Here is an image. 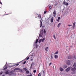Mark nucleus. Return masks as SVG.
Instances as JSON below:
<instances>
[{
  "label": "nucleus",
  "mask_w": 76,
  "mask_h": 76,
  "mask_svg": "<svg viewBox=\"0 0 76 76\" xmlns=\"http://www.w3.org/2000/svg\"><path fill=\"white\" fill-rule=\"evenodd\" d=\"M71 70L72 71L71 73L72 74H75L76 73V68H72L71 69Z\"/></svg>",
  "instance_id": "1"
},
{
  "label": "nucleus",
  "mask_w": 76,
  "mask_h": 76,
  "mask_svg": "<svg viewBox=\"0 0 76 76\" xmlns=\"http://www.w3.org/2000/svg\"><path fill=\"white\" fill-rule=\"evenodd\" d=\"M53 16L54 17H56V10H54V12H53Z\"/></svg>",
  "instance_id": "2"
},
{
  "label": "nucleus",
  "mask_w": 76,
  "mask_h": 76,
  "mask_svg": "<svg viewBox=\"0 0 76 76\" xmlns=\"http://www.w3.org/2000/svg\"><path fill=\"white\" fill-rule=\"evenodd\" d=\"M66 63L68 65H70V61L69 60L66 61Z\"/></svg>",
  "instance_id": "3"
},
{
  "label": "nucleus",
  "mask_w": 76,
  "mask_h": 76,
  "mask_svg": "<svg viewBox=\"0 0 76 76\" xmlns=\"http://www.w3.org/2000/svg\"><path fill=\"white\" fill-rule=\"evenodd\" d=\"M70 70V67H69L68 68H67L66 70V72H69Z\"/></svg>",
  "instance_id": "4"
},
{
  "label": "nucleus",
  "mask_w": 76,
  "mask_h": 76,
  "mask_svg": "<svg viewBox=\"0 0 76 76\" xmlns=\"http://www.w3.org/2000/svg\"><path fill=\"white\" fill-rule=\"evenodd\" d=\"M15 69L17 70H20V71H22V69L19 68H16Z\"/></svg>",
  "instance_id": "5"
},
{
  "label": "nucleus",
  "mask_w": 76,
  "mask_h": 76,
  "mask_svg": "<svg viewBox=\"0 0 76 76\" xmlns=\"http://www.w3.org/2000/svg\"><path fill=\"white\" fill-rule=\"evenodd\" d=\"M76 24V23L75 22L73 23V26H72V28H75V24Z\"/></svg>",
  "instance_id": "6"
},
{
  "label": "nucleus",
  "mask_w": 76,
  "mask_h": 76,
  "mask_svg": "<svg viewBox=\"0 0 76 76\" xmlns=\"http://www.w3.org/2000/svg\"><path fill=\"white\" fill-rule=\"evenodd\" d=\"M63 67L64 68V69H66V68H67V65H64L63 66Z\"/></svg>",
  "instance_id": "7"
},
{
  "label": "nucleus",
  "mask_w": 76,
  "mask_h": 76,
  "mask_svg": "<svg viewBox=\"0 0 76 76\" xmlns=\"http://www.w3.org/2000/svg\"><path fill=\"white\" fill-rule=\"evenodd\" d=\"M60 19H61V18L60 17H59L58 18V19L57 20V21H58V22H59V20H60Z\"/></svg>",
  "instance_id": "8"
},
{
  "label": "nucleus",
  "mask_w": 76,
  "mask_h": 76,
  "mask_svg": "<svg viewBox=\"0 0 76 76\" xmlns=\"http://www.w3.org/2000/svg\"><path fill=\"white\" fill-rule=\"evenodd\" d=\"M61 25V23H59V24L58 25V28H59V27H60V25Z\"/></svg>",
  "instance_id": "9"
},
{
  "label": "nucleus",
  "mask_w": 76,
  "mask_h": 76,
  "mask_svg": "<svg viewBox=\"0 0 76 76\" xmlns=\"http://www.w3.org/2000/svg\"><path fill=\"white\" fill-rule=\"evenodd\" d=\"M60 71H61V72H62V71H63L64 69H63V68L60 67Z\"/></svg>",
  "instance_id": "10"
},
{
  "label": "nucleus",
  "mask_w": 76,
  "mask_h": 76,
  "mask_svg": "<svg viewBox=\"0 0 76 76\" xmlns=\"http://www.w3.org/2000/svg\"><path fill=\"white\" fill-rule=\"evenodd\" d=\"M50 22L52 23L53 22V18L52 17L50 19Z\"/></svg>",
  "instance_id": "11"
},
{
  "label": "nucleus",
  "mask_w": 76,
  "mask_h": 76,
  "mask_svg": "<svg viewBox=\"0 0 76 76\" xmlns=\"http://www.w3.org/2000/svg\"><path fill=\"white\" fill-rule=\"evenodd\" d=\"M40 27H41L42 26V21L41 20H40Z\"/></svg>",
  "instance_id": "12"
},
{
  "label": "nucleus",
  "mask_w": 76,
  "mask_h": 76,
  "mask_svg": "<svg viewBox=\"0 0 76 76\" xmlns=\"http://www.w3.org/2000/svg\"><path fill=\"white\" fill-rule=\"evenodd\" d=\"M54 57L55 58H58V56L57 55H55L54 56Z\"/></svg>",
  "instance_id": "13"
},
{
  "label": "nucleus",
  "mask_w": 76,
  "mask_h": 76,
  "mask_svg": "<svg viewBox=\"0 0 76 76\" xmlns=\"http://www.w3.org/2000/svg\"><path fill=\"white\" fill-rule=\"evenodd\" d=\"M73 66L74 67H76V63H74L73 64Z\"/></svg>",
  "instance_id": "14"
},
{
  "label": "nucleus",
  "mask_w": 76,
  "mask_h": 76,
  "mask_svg": "<svg viewBox=\"0 0 76 76\" xmlns=\"http://www.w3.org/2000/svg\"><path fill=\"white\" fill-rule=\"evenodd\" d=\"M68 58L69 59L70 58H72V57H71L69 55L68 56Z\"/></svg>",
  "instance_id": "15"
},
{
  "label": "nucleus",
  "mask_w": 76,
  "mask_h": 76,
  "mask_svg": "<svg viewBox=\"0 0 76 76\" xmlns=\"http://www.w3.org/2000/svg\"><path fill=\"white\" fill-rule=\"evenodd\" d=\"M66 3V2L65 1V0H64L63 3V4H65Z\"/></svg>",
  "instance_id": "16"
},
{
  "label": "nucleus",
  "mask_w": 76,
  "mask_h": 76,
  "mask_svg": "<svg viewBox=\"0 0 76 76\" xmlns=\"http://www.w3.org/2000/svg\"><path fill=\"white\" fill-rule=\"evenodd\" d=\"M42 41V39H40L38 41L39 43H40L41 42V41Z\"/></svg>",
  "instance_id": "17"
},
{
  "label": "nucleus",
  "mask_w": 76,
  "mask_h": 76,
  "mask_svg": "<svg viewBox=\"0 0 76 76\" xmlns=\"http://www.w3.org/2000/svg\"><path fill=\"white\" fill-rule=\"evenodd\" d=\"M26 74H28L29 73V71L28 70H27L26 72Z\"/></svg>",
  "instance_id": "18"
},
{
  "label": "nucleus",
  "mask_w": 76,
  "mask_h": 76,
  "mask_svg": "<svg viewBox=\"0 0 76 76\" xmlns=\"http://www.w3.org/2000/svg\"><path fill=\"white\" fill-rule=\"evenodd\" d=\"M58 53V51H57L55 53V54H57Z\"/></svg>",
  "instance_id": "19"
},
{
  "label": "nucleus",
  "mask_w": 76,
  "mask_h": 76,
  "mask_svg": "<svg viewBox=\"0 0 76 76\" xmlns=\"http://www.w3.org/2000/svg\"><path fill=\"white\" fill-rule=\"evenodd\" d=\"M23 69L24 70H25V71H26L27 70V69H26V68H24Z\"/></svg>",
  "instance_id": "20"
},
{
  "label": "nucleus",
  "mask_w": 76,
  "mask_h": 76,
  "mask_svg": "<svg viewBox=\"0 0 76 76\" xmlns=\"http://www.w3.org/2000/svg\"><path fill=\"white\" fill-rule=\"evenodd\" d=\"M5 73L6 75H7V74H9V71H6L5 72Z\"/></svg>",
  "instance_id": "21"
},
{
  "label": "nucleus",
  "mask_w": 76,
  "mask_h": 76,
  "mask_svg": "<svg viewBox=\"0 0 76 76\" xmlns=\"http://www.w3.org/2000/svg\"><path fill=\"white\" fill-rule=\"evenodd\" d=\"M48 47H47L45 48V51H47L48 49Z\"/></svg>",
  "instance_id": "22"
},
{
  "label": "nucleus",
  "mask_w": 76,
  "mask_h": 76,
  "mask_svg": "<svg viewBox=\"0 0 76 76\" xmlns=\"http://www.w3.org/2000/svg\"><path fill=\"white\" fill-rule=\"evenodd\" d=\"M7 69V66H6L5 68L3 69V70H6Z\"/></svg>",
  "instance_id": "23"
},
{
  "label": "nucleus",
  "mask_w": 76,
  "mask_h": 76,
  "mask_svg": "<svg viewBox=\"0 0 76 76\" xmlns=\"http://www.w3.org/2000/svg\"><path fill=\"white\" fill-rule=\"evenodd\" d=\"M37 72V71H36V70H34L33 71V73H35Z\"/></svg>",
  "instance_id": "24"
},
{
  "label": "nucleus",
  "mask_w": 76,
  "mask_h": 76,
  "mask_svg": "<svg viewBox=\"0 0 76 76\" xmlns=\"http://www.w3.org/2000/svg\"><path fill=\"white\" fill-rule=\"evenodd\" d=\"M38 39H36V44H37V43L38 42Z\"/></svg>",
  "instance_id": "25"
},
{
  "label": "nucleus",
  "mask_w": 76,
  "mask_h": 76,
  "mask_svg": "<svg viewBox=\"0 0 76 76\" xmlns=\"http://www.w3.org/2000/svg\"><path fill=\"white\" fill-rule=\"evenodd\" d=\"M65 5L66 6H68V5H69V3L67 2L66 3H65Z\"/></svg>",
  "instance_id": "26"
},
{
  "label": "nucleus",
  "mask_w": 76,
  "mask_h": 76,
  "mask_svg": "<svg viewBox=\"0 0 76 76\" xmlns=\"http://www.w3.org/2000/svg\"><path fill=\"white\" fill-rule=\"evenodd\" d=\"M53 38L55 39H56V36H55V35H53Z\"/></svg>",
  "instance_id": "27"
},
{
  "label": "nucleus",
  "mask_w": 76,
  "mask_h": 76,
  "mask_svg": "<svg viewBox=\"0 0 76 76\" xmlns=\"http://www.w3.org/2000/svg\"><path fill=\"white\" fill-rule=\"evenodd\" d=\"M45 40V38H43L42 39V42H44V41Z\"/></svg>",
  "instance_id": "28"
},
{
  "label": "nucleus",
  "mask_w": 76,
  "mask_h": 76,
  "mask_svg": "<svg viewBox=\"0 0 76 76\" xmlns=\"http://www.w3.org/2000/svg\"><path fill=\"white\" fill-rule=\"evenodd\" d=\"M44 33L45 34H46V31H45V29H44Z\"/></svg>",
  "instance_id": "29"
},
{
  "label": "nucleus",
  "mask_w": 76,
  "mask_h": 76,
  "mask_svg": "<svg viewBox=\"0 0 76 76\" xmlns=\"http://www.w3.org/2000/svg\"><path fill=\"white\" fill-rule=\"evenodd\" d=\"M48 7H49V9H51V6H48Z\"/></svg>",
  "instance_id": "30"
},
{
  "label": "nucleus",
  "mask_w": 76,
  "mask_h": 76,
  "mask_svg": "<svg viewBox=\"0 0 76 76\" xmlns=\"http://www.w3.org/2000/svg\"><path fill=\"white\" fill-rule=\"evenodd\" d=\"M38 17H39L40 18V19H41V15H39V16H38Z\"/></svg>",
  "instance_id": "31"
},
{
  "label": "nucleus",
  "mask_w": 76,
  "mask_h": 76,
  "mask_svg": "<svg viewBox=\"0 0 76 76\" xmlns=\"http://www.w3.org/2000/svg\"><path fill=\"white\" fill-rule=\"evenodd\" d=\"M51 60L53 59V57L52 56H51Z\"/></svg>",
  "instance_id": "32"
},
{
  "label": "nucleus",
  "mask_w": 76,
  "mask_h": 76,
  "mask_svg": "<svg viewBox=\"0 0 76 76\" xmlns=\"http://www.w3.org/2000/svg\"><path fill=\"white\" fill-rule=\"evenodd\" d=\"M26 61H24L23 63V64H25V63H26Z\"/></svg>",
  "instance_id": "33"
},
{
  "label": "nucleus",
  "mask_w": 76,
  "mask_h": 76,
  "mask_svg": "<svg viewBox=\"0 0 76 76\" xmlns=\"http://www.w3.org/2000/svg\"><path fill=\"white\" fill-rule=\"evenodd\" d=\"M38 76H41V73H39L38 74Z\"/></svg>",
  "instance_id": "34"
},
{
  "label": "nucleus",
  "mask_w": 76,
  "mask_h": 76,
  "mask_svg": "<svg viewBox=\"0 0 76 76\" xmlns=\"http://www.w3.org/2000/svg\"><path fill=\"white\" fill-rule=\"evenodd\" d=\"M47 13V11H45L44 12V14H45Z\"/></svg>",
  "instance_id": "35"
},
{
  "label": "nucleus",
  "mask_w": 76,
  "mask_h": 76,
  "mask_svg": "<svg viewBox=\"0 0 76 76\" xmlns=\"http://www.w3.org/2000/svg\"><path fill=\"white\" fill-rule=\"evenodd\" d=\"M68 26H72V25H68Z\"/></svg>",
  "instance_id": "36"
},
{
  "label": "nucleus",
  "mask_w": 76,
  "mask_h": 76,
  "mask_svg": "<svg viewBox=\"0 0 76 76\" xmlns=\"http://www.w3.org/2000/svg\"><path fill=\"white\" fill-rule=\"evenodd\" d=\"M29 57H28L26 58V60H29Z\"/></svg>",
  "instance_id": "37"
},
{
  "label": "nucleus",
  "mask_w": 76,
  "mask_h": 76,
  "mask_svg": "<svg viewBox=\"0 0 76 76\" xmlns=\"http://www.w3.org/2000/svg\"><path fill=\"white\" fill-rule=\"evenodd\" d=\"M39 37H42V35H41V34H39Z\"/></svg>",
  "instance_id": "38"
},
{
  "label": "nucleus",
  "mask_w": 76,
  "mask_h": 76,
  "mask_svg": "<svg viewBox=\"0 0 76 76\" xmlns=\"http://www.w3.org/2000/svg\"><path fill=\"white\" fill-rule=\"evenodd\" d=\"M19 64H16L15 65L16 66H18Z\"/></svg>",
  "instance_id": "39"
},
{
  "label": "nucleus",
  "mask_w": 76,
  "mask_h": 76,
  "mask_svg": "<svg viewBox=\"0 0 76 76\" xmlns=\"http://www.w3.org/2000/svg\"><path fill=\"white\" fill-rule=\"evenodd\" d=\"M32 76V74L30 73V74L29 76Z\"/></svg>",
  "instance_id": "40"
},
{
  "label": "nucleus",
  "mask_w": 76,
  "mask_h": 76,
  "mask_svg": "<svg viewBox=\"0 0 76 76\" xmlns=\"http://www.w3.org/2000/svg\"><path fill=\"white\" fill-rule=\"evenodd\" d=\"M51 64H52L51 63H50L49 64V66H51Z\"/></svg>",
  "instance_id": "41"
},
{
  "label": "nucleus",
  "mask_w": 76,
  "mask_h": 76,
  "mask_svg": "<svg viewBox=\"0 0 76 76\" xmlns=\"http://www.w3.org/2000/svg\"><path fill=\"white\" fill-rule=\"evenodd\" d=\"M43 74L44 75V74H45V72H44V71H43Z\"/></svg>",
  "instance_id": "42"
},
{
  "label": "nucleus",
  "mask_w": 76,
  "mask_h": 76,
  "mask_svg": "<svg viewBox=\"0 0 76 76\" xmlns=\"http://www.w3.org/2000/svg\"><path fill=\"white\" fill-rule=\"evenodd\" d=\"M1 74H2V72H0V75H1Z\"/></svg>",
  "instance_id": "43"
},
{
  "label": "nucleus",
  "mask_w": 76,
  "mask_h": 76,
  "mask_svg": "<svg viewBox=\"0 0 76 76\" xmlns=\"http://www.w3.org/2000/svg\"><path fill=\"white\" fill-rule=\"evenodd\" d=\"M0 4H1L2 5V3H1V2H0Z\"/></svg>",
  "instance_id": "44"
},
{
  "label": "nucleus",
  "mask_w": 76,
  "mask_h": 76,
  "mask_svg": "<svg viewBox=\"0 0 76 76\" xmlns=\"http://www.w3.org/2000/svg\"><path fill=\"white\" fill-rule=\"evenodd\" d=\"M38 16H39V15H37Z\"/></svg>",
  "instance_id": "45"
},
{
  "label": "nucleus",
  "mask_w": 76,
  "mask_h": 76,
  "mask_svg": "<svg viewBox=\"0 0 76 76\" xmlns=\"http://www.w3.org/2000/svg\"><path fill=\"white\" fill-rule=\"evenodd\" d=\"M33 60V59H31V60L32 61V60Z\"/></svg>",
  "instance_id": "46"
},
{
  "label": "nucleus",
  "mask_w": 76,
  "mask_h": 76,
  "mask_svg": "<svg viewBox=\"0 0 76 76\" xmlns=\"http://www.w3.org/2000/svg\"><path fill=\"white\" fill-rule=\"evenodd\" d=\"M2 76H5L4 75H3Z\"/></svg>",
  "instance_id": "47"
},
{
  "label": "nucleus",
  "mask_w": 76,
  "mask_h": 76,
  "mask_svg": "<svg viewBox=\"0 0 76 76\" xmlns=\"http://www.w3.org/2000/svg\"><path fill=\"white\" fill-rule=\"evenodd\" d=\"M31 66H32V64H31Z\"/></svg>",
  "instance_id": "48"
}]
</instances>
